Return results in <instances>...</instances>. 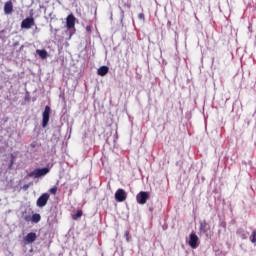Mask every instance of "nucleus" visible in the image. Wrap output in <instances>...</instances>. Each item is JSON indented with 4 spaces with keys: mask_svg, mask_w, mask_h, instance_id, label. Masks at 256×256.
Segmentation results:
<instances>
[{
    "mask_svg": "<svg viewBox=\"0 0 256 256\" xmlns=\"http://www.w3.org/2000/svg\"><path fill=\"white\" fill-rule=\"evenodd\" d=\"M47 173H49V168H37L30 172L28 177H34V179H37L39 177H44V175H47Z\"/></svg>",
    "mask_w": 256,
    "mask_h": 256,
    "instance_id": "1",
    "label": "nucleus"
},
{
    "mask_svg": "<svg viewBox=\"0 0 256 256\" xmlns=\"http://www.w3.org/2000/svg\"><path fill=\"white\" fill-rule=\"evenodd\" d=\"M51 115V107L45 106L44 112L42 113V127L45 129L49 125V119Z\"/></svg>",
    "mask_w": 256,
    "mask_h": 256,
    "instance_id": "2",
    "label": "nucleus"
},
{
    "mask_svg": "<svg viewBox=\"0 0 256 256\" xmlns=\"http://www.w3.org/2000/svg\"><path fill=\"white\" fill-rule=\"evenodd\" d=\"M49 199V193H43L36 201L37 207H39L40 209L45 207V205H47V203L49 202Z\"/></svg>",
    "mask_w": 256,
    "mask_h": 256,
    "instance_id": "3",
    "label": "nucleus"
},
{
    "mask_svg": "<svg viewBox=\"0 0 256 256\" xmlns=\"http://www.w3.org/2000/svg\"><path fill=\"white\" fill-rule=\"evenodd\" d=\"M148 199H149V192L141 191L136 196V201L137 203H139V205H145Z\"/></svg>",
    "mask_w": 256,
    "mask_h": 256,
    "instance_id": "4",
    "label": "nucleus"
},
{
    "mask_svg": "<svg viewBox=\"0 0 256 256\" xmlns=\"http://www.w3.org/2000/svg\"><path fill=\"white\" fill-rule=\"evenodd\" d=\"M199 231L206 237H211V235H209V231H211V226L209 225V223H207V221L204 220L200 223Z\"/></svg>",
    "mask_w": 256,
    "mask_h": 256,
    "instance_id": "5",
    "label": "nucleus"
},
{
    "mask_svg": "<svg viewBox=\"0 0 256 256\" xmlns=\"http://www.w3.org/2000/svg\"><path fill=\"white\" fill-rule=\"evenodd\" d=\"M35 26V18L27 17L21 22V29H31V27Z\"/></svg>",
    "mask_w": 256,
    "mask_h": 256,
    "instance_id": "6",
    "label": "nucleus"
},
{
    "mask_svg": "<svg viewBox=\"0 0 256 256\" xmlns=\"http://www.w3.org/2000/svg\"><path fill=\"white\" fill-rule=\"evenodd\" d=\"M115 199L118 201V203H123L127 199V193H125V190L123 189H118L115 192Z\"/></svg>",
    "mask_w": 256,
    "mask_h": 256,
    "instance_id": "7",
    "label": "nucleus"
},
{
    "mask_svg": "<svg viewBox=\"0 0 256 256\" xmlns=\"http://www.w3.org/2000/svg\"><path fill=\"white\" fill-rule=\"evenodd\" d=\"M75 15L69 14L66 18V27L67 29H75Z\"/></svg>",
    "mask_w": 256,
    "mask_h": 256,
    "instance_id": "8",
    "label": "nucleus"
},
{
    "mask_svg": "<svg viewBox=\"0 0 256 256\" xmlns=\"http://www.w3.org/2000/svg\"><path fill=\"white\" fill-rule=\"evenodd\" d=\"M197 243H199V237L197 236V234H190L189 246L191 247V249H197Z\"/></svg>",
    "mask_w": 256,
    "mask_h": 256,
    "instance_id": "9",
    "label": "nucleus"
},
{
    "mask_svg": "<svg viewBox=\"0 0 256 256\" xmlns=\"http://www.w3.org/2000/svg\"><path fill=\"white\" fill-rule=\"evenodd\" d=\"M26 243H35L37 241V234L35 232H30L25 236Z\"/></svg>",
    "mask_w": 256,
    "mask_h": 256,
    "instance_id": "10",
    "label": "nucleus"
},
{
    "mask_svg": "<svg viewBox=\"0 0 256 256\" xmlns=\"http://www.w3.org/2000/svg\"><path fill=\"white\" fill-rule=\"evenodd\" d=\"M4 13L6 15H11V13H13V2L8 1L5 3L4 5Z\"/></svg>",
    "mask_w": 256,
    "mask_h": 256,
    "instance_id": "11",
    "label": "nucleus"
},
{
    "mask_svg": "<svg viewBox=\"0 0 256 256\" xmlns=\"http://www.w3.org/2000/svg\"><path fill=\"white\" fill-rule=\"evenodd\" d=\"M108 73H109V67H107V66H101L97 70V74L100 75V77H105V75Z\"/></svg>",
    "mask_w": 256,
    "mask_h": 256,
    "instance_id": "12",
    "label": "nucleus"
},
{
    "mask_svg": "<svg viewBox=\"0 0 256 256\" xmlns=\"http://www.w3.org/2000/svg\"><path fill=\"white\" fill-rule=\"evenodd\" d=\"M36 53H37V55H39V57L41 58V59H45L46 57H47V50H45V49H43V50H39V49H37L36 50Z\"/></svg>",
    "mask_w": 256,
    "mask_h": 256,
    "instance_id": "13",
    "label": "nucleus"
},
{
    "mask_svg": "<svg viewBox=\"0 0 256 256\" xmlns=\"http://www.w3.org/2000/svg\"><path fill=\"white\" fill-rule=\"evenodd\" d=\"M31 221L32 223H39V221H41V214H33Z\"/></svg>",
    "mask_w": 256,
    "mask_h": 256,
    "instance_id": "14",
    "label": "nucleus"
},
{
    "mask_svg": "<svg viewBox=\"0 0 256 256\" xmlns=\"http://www.w3.org/2000/svg\"><path fill=\"white\" fill-rule=\"evenodd\" d=\"M79 217H83V211L79 210L76 214L72 215V219L74 221H77V219H79Z\"/></svg>",
    "mask_w": 256,
    "mask_h": 256,
    "instance_id": "15",
    "label": "nucleus"
},
{
    "mask_svg": "<svg viewBox=\"0 0 256 256\" xmlns=\"http://www.w3.org/2000/svg\"><path fill=\"white\" fill-rule=\"evenodd\" d=\"M251 242H252V243H256V230H253V231H252Z\"/></svg>",
    "mask_w": 256,
    "mask_h": 256,
    "instance_id": "16",
    "label": "nucleus"
},
{
    "mask_svg": "<svg viewBox=\"0 0 256 256\" xmlns=\"http://www.w3.org/2000/svg\"><path fill=\"white\" fill-rule=\"evenodd\" d=\"M49 192H50L52 195H57V186H54L53 188H50Z\"/></svg>",
    "mask_w": 256,
    "mask_h": 256,
    "instance_id": "17",
    "label": "nucleus"
},
{
    "mask_svg": "<svg viewBox=\"0 0 256 256\" xmlns=\"http://www.w3.org/2000/svg\"><path fill=\"white\" fill-rule=\"evenodd\" d=\"M138 19H140L141 21H145V14L144 13H139L138 14Z\"/></svg>",
    "mask_w": 256,
    "mask_h": 256,
    "instance_id": "18",
    "label": "nucleus"
},
{
    "mask_svg": "<svg viewBox=\"0 0 256 256\" xmlns=\"http://www.w3.org/2000/svg\"><path fill=\"white\" fill-rule=\"evenodd\" d=\"M92 30H93V26L91 25L86 26L87 33H91Z\"/></svg>",
    "mask_w": 256,
    "mask_h": 256,
    "instance_id": "19",
    "label": "nucleus"
},
{
    "mask_svg": "<svg viewBox=\"0 0 256 256\" xmlns=\"http://www.w3.org/2000/svg\"><path fill=\"white\" fill-rule=\"evenodd\" d=\"M30 147H31L32 149H35V147H37V142H32V143L30 144Z\"/></svg>",
    "mask_w": 256,
    "mask_h": 256,
    "instance_id": "20",
    "label": "nucleus"
},
{
    "mask_svg": "<svg viewBox=\"0 0 256 256\" xmlns=\"http://www.w3.org/2000/svg\"><path fill=\"white\" fill-rule=\"evenodd\" d=\"M22 189L23 191H27V189H29V184H24Z\"/></svg>",
    "mask_w": 256,
    "mask_h": 256,
    "instance_id": "21",
    "label": "nucleus"
},
{
    "mask_svg": "<svg viewBox=\"0 0 256 256\" xmlns=\"http://www.w3.org/2000/svg\"><path fill=\"white\" fill-rule=\"evenodd\" d=\"M124 235L126 237V241H129V231H125Z\"/></svg>",
    "mask_w": 256,
    "mask_h": 256,
    "instance_id": "22",
    "label": "nucleus"
},
{
    "mask_svg": "<svg viewBox=\"0 0 256 256\" xmlns=\"http://www.w3.org/2000/svg\"><path fill=\"white\" fill-rule=\"evenodd\" d=\"M32 217L31 216H24V221H31Z\"/></svg>",
    "mask_w": 256,
    "mask_h": 256,
    "instance_id": "23",
    "label": "nucleus"
},
{
    "mask_svg": "<svg viewBox=\"0 0 256 256\" xmlns=\"http://www.w3.org/2000/svg\"><path fill=\"white\" fill-rule=\"evenodd\" d=\"M125 17V11L122 10V19Z\"/></svg>",
    "mask_w": 256,
    "mask_h": 256,
    "instance_id": "24",
    "label": "nucleus"
},
{
    "mask_svg": "<svg viewBox=\"0 0 256 256\" xmlns=\"http://www.w3.org/2000/svg\"><path fill=\"white\" fill-rule=\"evenodd\" d=\"M13 166V160L11 161V163H10V167H12Z\"/></svg>",
    "mask_w": 256,
    "mask_h": 256,
    "instance_id": "25",
    "label": "nucleus"
},
{
    "mask_svg": "<svg viewBox=\"0 0 256 256\" xmlns=\"http://www.w3.org/2000/svg\"><path fill=\"white\" fill-rule=\"evenodd\" d=\"M55 33H57L58 29H54Z\"/></svg>",
    "mask_w": 256,
    "mask_h": 256,
    "instance_id": "26",
    "label": "nucleus"
}]
</instances>
